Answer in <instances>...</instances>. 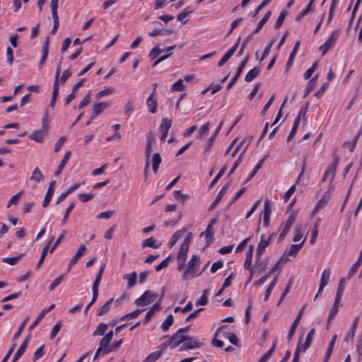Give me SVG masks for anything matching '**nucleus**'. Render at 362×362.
<instances>
[{
  "label": "nucleus",
  "mask_w": 362,
  "mask_h": 362,
  "mask_svg": "<svg viewBox=\"0 0 362 362\" xmlns=\"http://www.w3.org/2000/svg\"><path fill=\"white\" fill-rule=\"evenodd\" d=\"M200 264V258L198 255H194L191 259L188 262L187 265L186 270L183 272L182 278L184 280L187 281L190 279H192L195 276H198L196 274L197 273V267ZM201 273L199 274V275Z\"/></svg>",
  "instance_id": "obj_1"
},
{
  "label": "nucleus",
  "mask_w": 362,
  "mask_h": 362,
  "mask_svg": "<svg viewBox=\"0 0 362 362\" xmlns=\"http://www.w3.org/2000/svg\"><path fill=\"white\" fill-rule=\"evenodd\" d=\"M157 295L152 291H146L139 298H136L134 303L137 306H146L152 303Z\"/></svg>",
  "instance_id": "obj_2"
},
{
  "label": "nucleus",
  "mask_w": 362,
  "mask_h": 362,
  "mask_svg": "<svg viewBox=\"0 0 362 362\" xmlns=\"http://www.w3.org/2000/svg\"><path fill=\"white\" fill-rule=\"evenodd\" d=\"M339 35V30H334L332 33L331 35L326 40V42L320 47V49L322 52V54H325L329 49H331Z\"/></svg>",
  "instance_id": "obj_3"
},
{
  "label": "nucleus",
  "mask_w": 362,
  "mask_h": 362,
  "mask_svg": "<svg viewBox=\"0 0 362 362\" xmlns=\"http://www.w3.org/2000/svg\"><path fill=\"white\" fill-rule=\"evenodd\" d=\"M188 250L189 247L181 245L177 255V270L179 271H181L184 267L187 259Z\"/></svg>",
  "instance_id": "obj_4"
},
{
  "label": "nucleus",
  "mask_w": 362,
  "mask_h": 362,
  "mask_svg": "<svg viewBox=\"0 0 362 362\" xmlns=\"http://www.w3.org/2000/svg\"><path fill=\"white\" fill-rule=\"evenodd\" d=\"M295 218L296 215L292 213L288 216L287 220L282 223L283 229L279 236V241H281L285 238L294 223Z\"/></svg>",
  "instance_id": "obj_5"
},
{
  "label": "nucleus",
  "mask_w": 362,
  "mask_h": 362,
  "mask_svg": "<svg viewBox=\"0 0 362 362\" xmlns=\"http://www.w3.org/2000/svg\"><path fill=\"white\" fill-rule=\"evenodd\" d=\"M269 244H270V239L266 240L264 238V236L263 235H262L260 242L259 243L257 247V250H256V255H255V258H256L255 263L256 264H258V262L260 261L261 255L263 254L265 248L267 247H268L269 245Z\"/></svg>",
  "instance_id": "obj_6"
},
{
  "label": "nucleus",
  "mask_w": 362,
  "mask_h": 362,
  "mask_svg": "<svg viewBox=\"0 0 362 362\" xmlns=\"http://www.w3.org/2000/svg\"><path fill=\"white\" fill-rule=\"evenodd\" d=\"M249 57H250V55L247 54L245 57V59L239 64L238 68L237 69V71H236L235 76L233 77V78L230 80V81L229 82V83L227 86V89L228 90H229L234 85V83L236 82V81L240 77V76L243 69L245 68V65L247 63V61L249 59Z\"/></svg>",
  "instance_id": "obj_7"
},
{
  "label": "nucleus",
  "mask_w": 362,
  "mask_h": 362,
  "mask_svg": "<svg viewBox=\"0 0 362 362\" xmlns=\"http://www.w3.org/2000/svg\"><path fill=\"white\" fill-rule=\"evenodd\" d=\"M172 125V121L170 119L164 118L161 121V124H160V127L158 128L159 132L160 133V139L162 141L165 140L168 131Z\"/></svg>",
  "instance_id": "obj_8"
},
{
  "label": "nucleus",
  "mask_w": 362,
  "mask_h": 362,
  "mask_svg": "<svg viewBox=\"0 0 362 362\" xmlns=\"http://www.w3.org/2000/svg\"><path fill=\"white\" fill-rule=\"evenodd\" d=\"M187 336L176 332L169 339V344L171 349H175L187 339Z\"/></svg>",
  "instance_id": "obj_9"
},
{
  "label": "nucleus",
  "mask_w": 362,
  "mask_h": 362,
  "mask_svg": "<svg viewBox=\"0 0 362 362\" xmlns=\"http://www.w3.org/2000/svg\"><path fill=\"white\" fill-rule=\"evenodd\" d=\"M303 310H304V307L301 308V310L298 313L297 317H296V319L294 320L293 322L292 323V325L290 327V329L288 331V336H287V339H288V341H290L291 340V339L296 332V329L299 325V322L302 317Z\"/></svg>",
  "instance_id": "obj_10"
},
{
  "label": "nucleus",
  "mask_w": 362,
  "mask_h": 362,
  "mask_svg": "<svg viewBox=\"0 0 362 362\" xmlns=\"http://www.w3.org/2000/svg\"><path fill=\"white\" fill-rule=\"evenodd\" d=\"M105 268V265H103L100 267V270L98 272L96 278H95V281L93 282V286H92V291H93V293H94V297L95 298V296H98L99 285L100 284V281H101V279H102V276H103V274L104 272Z\"/></svg>",
  "instance_id": "obj_11"
},
{
  "label": "nucleus",
  "mask_w": 362,
  "mask_h": 362,
  "mask_svg": "<svg viewBox=\"0 0 362 362\" xmlns=\"http://www.w3.org/2000/svg\"><path fill=\"white\" fill-rule=\"evenodd\" d=\"M341 298V296L339 294H336L335 300L334 304L329 311V314L327 318V325H329V322L332 320L334 316L337 315L338 312V306L340 303Z\"/></svg>",
  "instance_id": "obj_12"
},
{
  "label": "nucleus",
  "mask_w": 362,
  "mask_h": 362,
  "mask_svg": "<svg viewBox=\"0 0 362 362\" xmlns=\"http://www.w3.org/2000/svg\"><path fill=\"white\" fill-rule=\"evenodd\" d=\"M47 131L41 128L39 130L33 131L30 135L29 137L35 141L36 142H42L45 138V136L47 135Z\"/></svg>",
  "instance_id": "obj_13"
},
{
  "label": "nucleus",
  "mask_w": 362,
  "mask_h": 362,
  "mask_svg": "<svg viewBox=\"0 0 362 362\" xmlns=\"http://www.w3.org/2000/svg\"><path fill=\"white\" fill-rule=\"evenodd\" d=\"M86 250V247L84 245H81L75 255L71 258V259L69 262L68 271L69 272L71 267L74 266L77 261L79 259V258L83 255L84 252Z\"/></svg>",
  "instance_id": "obj_14"
},
{
  "label": "nucleus",
  "mask_w": 362,
  "mask_h": 362,
  "mask_svg": "<svg viewBox=\"0 0 362 362\" xmlns=\"http://www.w3.org/2000/svg\"><path fill=\"white\" fill-rule=\"evenodd\" d=\"M110 105L109 103H96L93 106V111L91 113V119L95 118L99 114H100L105 109H106Z\"/></svg>",
  "instance_id": "obj_15"
},
{
  "label": "nucleus",
  "mask_w": 362,
  "mask_h": 362,
  "mask_svg": "<svg viewBox=\"0 0 362 362\" xmlns=\"http://www.w3.org/2000/svg\"><path fill=\"white\" fill-rule=\"evenodd\" d=\"M29 340H30L29 337H27L25 338V339L24 340V341L22 343V344L21 345L20 348L18 349V351L15 354L11 362H16L18 360V358L24 354V352L25 351V350L28 347Z\"/></svg>",
  "instance_id": "obj_16"
},
{
  "label": "nucleus",
  "mask_w": 362,
  "mask_h": 362,
  "mask_svg": "<svg viewBox=\"0 0 362 362\" xmlns=\"http://www.w3.org/2000/svg\"><path fill=\"white\" fill-rule=\"evenodd\" d=\"M48 52H49V37H47L42 45V57H41V59L39 62V69H42V67L44 65V63L47 57V55H48Z\"/></svg>",
  "instance_id": "obj_17"
},
{
  "label": "nucleus",
  "mask_w": 362,
  "mask_h": 362,
  "mask_svg": "<svg viewBox=\"0 0 362 362\" xmlns=\"http://www.w3.org/2000/svg\"><path fill=\"white\" fill-rule=\"evenodd\" d=\"M55 183H56L55 181H52L49 184L48 190L47 192V194H46L45 199L43 200V202H42V206L44 207H47L48 206V204H49V202L53 196Z\"/></svg>",
  "instance_id": "obj_18"
},
{
  "label": "nucleus",
  "mask_w": 362,
  "mask_h": 362,
  "mask_svg": "<svg viewBox=\"0 0 362 362\" xmlns=\"http://www.w3.org/2000/svg\"><path fill=\"white\" fill-rule=\"evenodd\" d=\"M305 241V238L303 239L302 242L299 244H293L290 246L288 250L285 251V254L288 256H296L298 251L303 247L304 242Z\"/></svg>",
  "instance_id": "obj_19"
},
{
  "label": "nucleus",
  "mask_w": 362,
  "mask_h": 362,
  "mask_svg": "<svg viewBox=\"0 0 362 362\" xmlns=\"http://www.w3.org/2000/svg\"><path fill=\"white\" fill-rule=\"evenodd\" d=\"M229 186H230V183H227L223 187V188L221 189V191L216 196L215 200L212 202V204L209 206V210H212L216 207V206L218 204V203L221 200L223 194L228 190Z\"/></svg>",
  "instance_id": "obj_20"
},
{
  "label": "nucleus",
  "mask_w": 362,
  "mask_h": 362,
  "mask_svg": "<svg viewBox=\"0 0 362 362\" xmlns=\"http://www.w3.org/2000/svg\"><path fill=\"white\" fill-rule=\"evenodd\" d=\"M124 279H127V288H131L134 287L136 283L137 279V274L136 272H133L129 274H126L123 276Z\"/></svg>",
  "instance_id": "obj_21"
},
{
  "label": "nucleus",
  "mask_w": 362,
  "mask_h": 362,
  "mask_svg": "<svg viewBox=\"0 0 362 362\" xmlns=\"http://www.w3.org/2000/svg\"><path fill=\"white\" fill-rule=\"evenodd\" d=\"M146 105L149 112H151V113L156 112L157 107V100L154 97V92L152 93L151 95L148 98Z\"/></svg>",
  "instance_id": "obj_22"
},
{
  "label": "nucleus",
  "mask_w": 362,
  "mask_h": 362,
  "mask_svg": "<svg viewBox=\"0 0 362 362\" xmlns=\"http://www.w3.org/2000/svg\"><path fill=\"white\" fill-rule=\"evenodd\" d=\"M187 339L185 342L187 344L189 349L199 348L203 345L202 342L198 341L197 339H194L192 337L187 336Z\"/></svg>",
  "instance_id": "obj_23"
},
{
  "label": "nucleus",
  "mask_w": 362,
  "mask_h": 362,
  "mask_svg": "<svg viewBox=\"0 0 362 362\" xmlns=\"http://www.w3.org/2000/svg\"><path fill=\"white\" fill-rule=\"evenodd\" d=\"M71 156V151H68L65 153L60 164L59 165L57 171L55 172V175L58 176L63 170L64 165L69 160Z\"/></svg>",
  "instance_id": "obj_24"
},
{
  "label": "nucleus",
  "mask_w": 362,
  "mask_h": 362,
  "mask_svg": "<svg viewBox=\"0 0 362 362\" xmlns=\"http://www.w3.org/2000/svg\"><path fill=\"white\" fill-rule=\"evenodd\" d=\"M272 15V11H268L264 17L262 18V20L259 22L257 24V26L255 28V29L253 30L252 35L257 33L263 27V25L267 23V21L269 20Z\"/></svg>",
  "instance_id": "obj_25"
},
{
  "label": "nucleus",
  "mask_w": 362,
  "mask_h": 362,
  "mask_svg": "<svg viewBox=\"0 0 362 362\" xmlns=\"http://www.w3.org/2000/svg\"><path fill=\"white\" fill-rule=\"evenodd\" d=\"M261 72V69L259 67H255L252 69L250 70L249 72L246 74L245 80L247 82L252 81L254 78H255Z\"/></svg>",
  "instance_id": "obj_26"
},
{
  "label": "nucleus",
  "mask_w": 362,
  "mask_h": 362,
  "mask_svg": "<svg viewBox=\"0 0 362 362\" xmlns=\"http://www.w3.org/2000/svg\"><path fill=\"white\" fill-rule=\"evenodd\" d=\"M185 233V229L176 231L173 234V235L171 237L170 240V242L168 243L170 247H173L177 243V241L179 239L182 238V236L184 235Z\"/></svg>",
  "instance_id": "obj_27"
},
{
  "label": "nucleus",
  "mask_w": 362,
  "mask_h": 362,
  "mask_svg": "<svg viewBox=\"0 0 362 362\" xmlns=\"http://www.w3.org/2000/svg\"><path fill=\"white\" fill-rule=\"evenodd\" d=\"M223 336L227 338L229 340V341L233 345H235L237 346L240 345L239 339L235 334L228 332H225L223 333Z\"/></svg>",
  "instance_id": "obj_28"
},
{
  "label": "nucleus",
  "mask_w": 362,
  "mask_h": 362,
  "mask_svg": "<svg viewBox=\"0 0 362 362\" xmlns=\"http://www.w3.org/2000/svg\"><path fill=\"white\" fill-rule=\"evenodd\" d=\"M44 179L43 175L41 173L38 168H35L32 173L30 180L37 182H41Z\"/></svg>",
  "instance_id": "obj_29"
},
{
  "label": "nucleus",
  "mask_w": 362,
  "mask_h": 362,
  "mask_svg": "<svg viewBox=\"0 0 362 362\" xmlns=\"http://www.w3.org/2000/svg\"><path fill=\"white\" fill-rule=\"evenodd\" d=\"M160 245V244L157 245L156 243V240L153 238V237L144 240L141 243L142 247H149L156 249L158 248Z\"/></svg>",
  "instance_id": "obj_30"
},
{
  "label": "nucleus",
  "mask_w": 362,
  "mask_h": 362,
  "mask_svg": "<svg viewBox=\"0 0 362 362\" xmlns=\"http://www.w3.org/2000/svg\"><path fill=\"white\" fill-rule=\"evenodd\" d=\"M113 301V298H110L108 300L100 309V310L98 313V315L102 316L105 315L107 313L109 312L111 308V304Z\"/></svg>",
  "instance_id": "obj_31"
},
{
  "label": "nucleus",
  "mask_w": 362,
  "mask_h": 362,
  "mask_svg": "<svg viewBox=\"0 0 362 362\" xmlns=\"http://www.w3.org/2000/svg\"><path fill=\"white\" fill-rule=\"evenodd\" d=\"M173 316L172 314H170L167 316L166 319L165 320V321L162 323L161 325V329L164 331V332H166L167 330H168V329L170 328V327L173 325Z\"/></svg>",
  "instance_id": "obj_32"
},
{
  "label": "nucleus",
  "mask_w": 362,
  "mask_h": 362,
  "mask_svg": "<svg viewBox=\"0 0 362 362\" xmlns=\"http://www.w3.org/2000/svg\"><path fill=\"white\" fill-rule=\"evenodd\" d=\"M23 256L24 254H20L19 255L13 257H5L3 258L2 262L10 265H15Z\"/></svg>",
  "instance_id": "obj_33"
},
{
  "label": "nucleus",
  "mask_w": 362,
  "mask_h": 362,
  "mask_svg": "<svg viewBox=\"0 0 362 362\" xmlns=\"http://www.w3.org/2000/svg\"><path fill=\"white\" fill-rule=\"evenodd\" d=\"M107 329V325L104 324V323H100L98 325L97 329L93 333V335L94 337L98 336V335L102 336L105 334Z\"/></svg>",
  "instance_id": "obj_34"
},
{
  "label": "nucleus",
  "mask_w": 362,
  "mask_h": 362,
  "mask_svg": "<svg viewBox=\"0 0 362 362\" xmlns=\"http://www.w3.org/2000/svg\"><path fill=\"white\" fill-rule=\"evenodd\" d=\"M161 351H155L150 354L144 361V362H153L161 356Z\"/></svg>",
  "instance_id": "obj_35"
},
{
  "label": "nucleus",
  "mask_w": 362,
  "mask_h": 362,
  "mask_svg": "<svg viewBox=\"0 0 362 362\" xmlns=\"http://www.w3.org/2000/svg\"><path fill=\"white\" fill-rule=\"evenodd\" d=\"M23 193V191H20L19 192H18L15 195L12 196L11 197V199H9L6 207L9 208L11 206V204H17L18 201H19V199H20V198L21 197Z\"/></svg>",
  "instance_id": "obj_36"
},
{
  "label": "nucleus",
  "mask_w": 362,
  "mask_h": 362,
  "mask_svg": "<svg viewBox=\"0 0 362 362\" xmlns=\"http://www.w3.org/2000/svg\"><path fill=\"white\" fill-rule=\"evenodd\" d=\"M335 168H336V166H335V165H334L333 166H332L326 170V171L324 173V175L322 177V182H325V180L329 175H332L330 182L333 181L334 175H335Z\"/></svg>",
  "instance_id": "obj_37"
},
{
  "label": "nucleus",
  "mask_w": 362,
  "mask_h": 362,
  "mask_svg": "<svg viewBox=\"0 0 362 362\" xmlns=\"http://www.w3.org/2000/svg\"><path fill=\"white\" fill-rule=\"evenodd\" d=\"M330 271L329 269H325L321 275L320 284L327 286L330 277Z\"/></svg>",
  "instance_id": "obj_38"
},
{
  "label": "nucleus",
  "mask_w": 362,
  "mask_h": 362,
  "mask_svg": "<svg viewBox=\"0 0 362 362\" xmlns=\"http://www.w3.org/2000/svg\"><path fill=\"white\" fill-rule=\"evenodd\" d=\"M171 33V30L155 28L153 31L148 33V35L149 36L154 37L156 35H165Z\"/></svg>",
  "instance_id": "obj_39"
},
{
  "label": "nucleus",
  "mask_w": 362,
  "mask_h": 362,
  "mask_svg": "<svg viewBox=\"0 0 362 362\" xmlns=\"http://www.w3.org/2000/svg\"><path fill=\"white\" fill-rule=\"evenodd\" d=\"M276 342L275 341L271 349L265 354H264L258 362H266L271 356L272 353L276 349Z\"/></svg>",
  "instance_id": "obj_40"
},
{
  "label": "nucleus",
  "mask_w": 362,
  "mask_h": 362,
  "mask_svg": "<svg viewBox=\"0 0 362 362\" xmlns=\"http://www.w3.org/2000/svg\"><path fill=\"white\" fill-rule=\"evenodd\" d=\"M287 14H288V12L286 11H282L281 12L279 16L278 17V18L276 21L275 25H274V28L276 29L279 28L281 26V25L284 23V18H286Z\"/></svg>",
  "instance_id": "obj_41"
},
{
  "label": "nucleus",
  "mask_w": 362,
  "mask_h": 362,
  "mask_svg": "<svg viewBox=\"0 0 362 362\" xmlns=\"http://www.w3.org/2000/svg\"><path fill=\"white\" fill-rule=\"evenodd\" d=\"M298 124H299V117H296L295 122L293 123V127L287 137L288 141H289L291 139H292V138L294 136V135L296 132V129L298 127Z\"/></svg>",
  "instance_id": "obj_42"
},
{
  "label": "nucleus",
  "mask_w": 362,
  "mask_h": 362,
  "mask_svg": "<svg viewBox=\"0 0 362 362\" xmlns=\"http://www.w3.org/2000/svg\"><path fill=\"white\" fill-rule=\"evenodd\" d=\"M143 311H144L143 309H137L133 312H131V313H127V315H124L122 317V320H125V319L130 320V319L135 318L137 316H139Z\"/></svg>",
  "instance_id": "obj_43"
},
{
  "label": "nucleus",
  "mask_w": 362,
  "mask_h": 362,
  "mask_svg": "<svg viewBox=\"0 0 362 362\" xmlns=\"http://www.w3.org/2000/svg\"><path fill=\"white\" fill-rule=\"evenodd\" d=\"M185 89L184 80L179 79L172 86L173 91H181Z\"/></svg>",
  "instance_id": "obj_44"
},
{
  "label": "nucleus",
  "mask_w": 362,
  "mask_h": 362,
  "mask_svg": "<svg viewBox=\"0 0 362 362\" xmlns=\"http://www.w3.org/2000/svg\"><path fill=\"white\" fill-rule=\"evenodd\" d=\"M217 134L215 133L207 140L204 148V153H206L207 151L210 150L211 146H213L215 139L216 137Z\"/></svg>",
  "instance_id": "obj_45"
},
{
  "label": "nucleus",
  "mask_w": 362,
  "mask_h": 362,
  "mask_svg": "<svg viewBox=\"0 0 362 362\" xmlns=\"http://www.w3.org/2000/svg\"><path fill=\"white\" fill-rule=\"evenodd\" d=\"M216 222L215 219L211 220V223L208 225L206 230L200 234L201 236L205 235L206 237L211 236L213 234V226Z\"/></svg>",
  "instance_id": "obj_46"
},
{
  "label": "nucleus",
  "mask_w": 362,
  "mask_h": 362,
  "mask_svg": "<svg viewBox=\"0 0 362 362\" xmlns=\"http://www.w3.org/2000/svg\"><path fill=\"white\" fill-rule=\"evenodd\" d=\"M227 170V165H224L221 170L218 172V173L216 175L215 178L211 181L210 183L209 187H212L217 182L218 180L223 176V175L225 173V172Z\"/></svg>",
  "instance_id": "obj_47"
},
{
  "label": "nucleus",
  "mask_w": 362,
  "mask_h": 362,
  "mask_svg": "<svg viewBox=\"0 0 362 362\" xmlns=\"http://www.w3.org/2000/svg\"><path fill=\"white\" fill-rule=\"evenodd\" d=\"M44 348H45V345H42L40 347H39L35 351V353L33 354V362H35L40 358L43 356V355H44Z\"/></svg>",
  "instance_id": "obj_48"
},
{
  "label": "nucleus",
  "mask_w": 362,
  "mask_h": 362,
  "mask_svg": "<svg viewBox=\"0 0 362 362\" xmlns=\"http://www.w3.org/2000/svg\"><path fill=\"white\" fill-rule=\"evenodd\" d=\"M302 238H303L302 228L300 226L296 227L295 229V234H294V237L293 238V241L295 243H297L299 240H300Z\"/></svg>",
  "instance_id": "obj_49"
},
{
  "label": "nucleus",
  "mask_w": 362,
  "mask_h": 362,
  "mask_svg": "<svg viewBox=\"0 0 362 362\" xmlns=\"http://www.w3.org/2000/svg\"><path fill=\"white\" fill-rule=\"evenodd\" d=\"M361 262H359V260H358L350 269L349 272V274L347 275V277L346 279L348 280H349L352 276L356 272L358 268L359 267L360 264H361Z\"/></svg>",
  "instance_id": "obj_50"
},
{
  "label": "nucleus",
  "mask_w": 362,
  "mask_h": 362,
  "mask_svg": "<svg viewBox=\"0 0 362 362\" xmlns=\"http://www.w3.org/2000/svg\"><path fill=\"white\" fill-rule=\"evenodd\" d=\"M47 252H48V245H46L42 251L41 257L36 265V269H38L40 267L41 264L43 263L45 258L47 254Z\"/></svg>",
  "instance_id": "obj_51"
},
{
  "label": "nucleus",
  "mask_w": 362,
  "mask_h": 362,
  "mask_svg": "<svg viewBox=\"0 0 362 362\" xmlns=\"http://www.w3.org/2000/svg\"><path fill=\"white\" fill-rule=\"evenodd\" d=\"M164 51V49H160L158 47H153L149 53V57L155 59Z\"/></svg>",
  "instance_id": "obj_52"
},
{
  "label": "nucleus",
  "mask_w": 362,
  "mask_h": 362,
  "mask_svg": "<svg viewBox=\"0 0 362 362\" xmlns=\"http://www.w3.org/2000/svg\"><path fill=\"white\" fill-rule=\"evenodd\" d=\"M75 206V204L74 202H72L69 206L66 209V211H65V214L64 215V217L62 220V224H65L67 221V219L69 218V213L74 209Z\"/></svg>",
  "instance_id": "obj_53"
},
{
  "label": "nucleus",
  "mask_w": 362,
  "mask_h": 362,
  "mask_svg": "<svg viewBox=\"0 0 362 362\" xmlns=\"http://www.w3.org/2000/svg\"><path fill=\"white\" fill-rule=\"evenodd\" d=\"M28 318H26L23 322L22 324L20 325L17 332L14 334V336L13 337V340L15 341L16 340L21 334L22 332L23 331L24 328H25V324L26 322H28Z\"/></svg>",
  "instance_id": "obj_54"
},
{
  "label": "nucleus",
  "mask_w": 362,
  "mask_h": 362,
  "mask_svg": "<svg viewBox=\"0 0 362 362\" xmlns=\"http://www.w3.org/2000/svg\"><path fill=\"white\" fill-rule=\"evenodd\" d=\"M71 75V71L69 69H66L62 73V76L60 77V79H59V83H64L68 78H69Z\"/></svg>",
  "instance_id": "obj_55"
},
{
  "label": "nucleus",
  "mask_w": 362,
  "mask_h": 362,
  "mask_svg": "<svg viewBox=\"0 0 362 362\" xmlns=\"http://www.w3.org/2000/svg\"><path fill=\"white\" fill-rule=\"evenodd\" d=\"M64 281V275H61L58 276L50 285H49V291H52L59 285Z\"/></svg>",
  "instance_id": "obj_56"
},
{
  "label": "nucleus",
  "mask_w": 362,
  "mask_h": 362,
  "mask_svg": "<svg viewBox=\"0 0 362 362\" xmlns=\"http://www.w3.org/2000/svg\"><path fill=\"white\" fill-rule=\"evenodd\" d=\"M250 240V237H248L243 240L235 248V252L238 253L242 252L245 248L247 243Z\"/></svg>",
  "instance_id": "obj_57"
},
{
  "label": "nucleus",
  "mask_w": 362,
  "mask_h": 362,
  "mask_svg": "<svg viewBox=\"0 0 362 362\" xmlns=\"http://www.w3.org/2000/svg\"><path fill=\"white\" fill-rule=\"evenodd\" d=\"M48 117H49V113H48V111L46 110L44 112L43 117L42 119V128L47 131L48 129V124H49V122L47 120Z\"/></svg>",
  "instance_id": "obj_58"
},
{
  "label": "nucleus",
  "mask_w": 362,
  "mask_h": 362,
  "mask_svg": "<svg viewBox=\"0 0 362 362\" xmlns=\"http://www.w3.org/2000/svg\"><path fill=\"white\" fill-rule=\"evenodd\" d=\"M170 260V257H166L158 265L156 266L155 269L156 272H159L163 268L168 267Z\"/></svg>",
  "instance_id": "obj_59"
},
{
  "label": "nucleus",
  "mask_w": 362,
  "mask_h": 362,
  "mask_svg": "<svg viewBox=\"0 0 362 362\" xmlns=\"http://www.w3.org/2000/svg\"><path fill=\"white\" fill-rule=\"evenodd\" d=\"M192 309V303L191 302H189L185 307L180 308V307H176L175 308V312L177 313L178 311H181L182 313H186L188 311H190Z\"/></svg>",
  "instance_id": "obj_60"
},
{
  "label": "nucleus",
  "mask_w": 362,
  "mask_h": 362,
  "mask_svg": "<svg viewBox=\"0 0 362 362\" xmlns=\"http://www.w3.org/2000/svg\"><path fill=\"white\" fill-rule=\"evenodd\" d=\"M52 18H53V28L52 29L51 33L52 35H54L59 28V21L58 15L52 16Z\"/></svg>",
  "instance_id": "obj_61"
},
{
  "label": "nucleus",
  "mask_w": 362,
  "mask_h": 362,
  "mask_svg": "<svg viewBox=\"0 0 362 362\" xmlns=\"http://www.w3.org/2000/svg\"><path fill=\"white\" fill-rule=\"evenodd\" d=\"M61 326H62L61 322H59L52 328V330L51 332V335H50L51 339H54L55 337V336L58 334V332H59V330L61 329Z\"/></svg>",
  "instance_id": "obj_62"
},
{
  "label": "nucleus",
  "mask_w": 362,
  "mask_h": 362,
  "mask_svg": "<svg viewBox=\"0 0 362 362\" xmlns=\"http://www.w3.org/2000/svg\"><path fill=\"white\" fill-rule=\"evenodd\" d=\"M317 67V63H314L312 66V67H310V69H308L305 73H304V78L305 79H308L313 74V73L314 72V71L315 70Z\"/></svg>",
  "instance_id": "obj_63"
},
{
  "label": "nucleus",
  "mask_w": 362,
  "mask_h": 362,
  "mask_svg": "<svg viewBox=\"0 0 362 362\" xmlns=\"http://www.w3.org/2000/svg\"><path fill=\"white\" fill-rule=\"evenodd\" d=\"M124 108V114L126 115H129L133 112V110H134L133 103L130 101L127 102L125 104Z\"/></svg>",
  "instance_id": "obj_64"
}]
</instances>
